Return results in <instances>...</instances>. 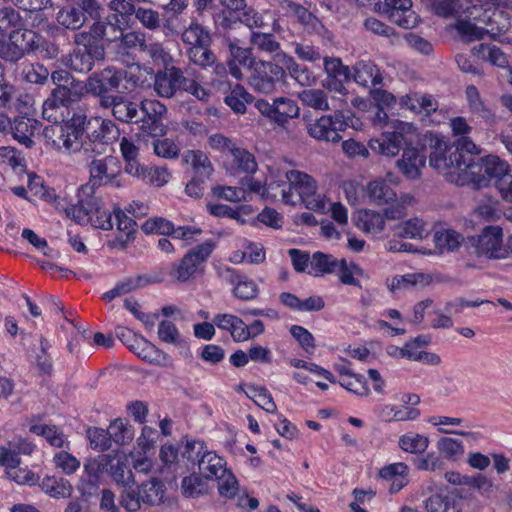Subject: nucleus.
Segmentation results:
<instances>
[{"label": "nucleus", "instance_id": "nucleus-6", "mask_svg": "<svg viewBox=\"0 0 512 512\" xmlns=\"http://www.w3.org/2000/svg\"><path fill=\"white\" fill-rule=\"evenodd\" d=\"M429 165L441 173L445 179L457 186H462L456 181L457 177L466 174L467 161L458 152H453L447 143L437 141L429 156Z\"/></svg>", "mask_w": 512, "mask_h": 512}, {"label": "nucleus", "instance_id": "nucleus-41", "mask_svg": "<svg viewBox=\"0 0 512 512\" xmlns=\"http://www.w3.org/2000/svg\"><path fill=\"white\" fill-rule=\"evenodd\" d=\"M250 43L252 49H255L261 53L282 57L281 45L276 40L275 36L270 33L252 32L250 36Z\"/></svg>", "mask_w": 512, "mask_h": 512}, {"label": "nucleus", "instance_id": "nucleus-43", "mask_svg": "<svg viewBox=\"0 0 512 512\" xmlns=\"http://www.w3.org/2000/svg\"><path fill=\"white\" fill-rule=\"evenodd\" d=\"M357 226L366 233L378 234L384 230V216L373 210H364L358 213Z\"/></svg>", "mask_w": 512, "mask_h": 512}, {"label": "nucleus", "instance_id": "nucleus-8", "mask_svg": "<svg viewBox=\"0 0 512 512\" xmlns=\"http://www.w3.org/2000/svg\"><path fill=\"white\" fill-rule=\"evenodd\" d=\"M248 77L249 87L256 93L271 95L285 82L286 71L271 61L258 60Z\"/></svg>", "mask_w": 512, "mask_h": 512}, {"label": "nucleus", "instance_id": "nucleus-51", "mask_svg": "<svg viewBox=\"0 0 512 512\" xmlns=\"http://www.w3.org/2000/svg\"><path fill=\"white\" fill-rule=\"evenodd\" d=\"M25 26L20 13L12 7H0V34L9 35L18 27Z\"/></svg>", "mask_w": 512, "mask_h": 512}, {"label": "nucleus", "instance_id": "nucleus-37", "mask_svg": "<svg viewBox=\"0 0 512 512\" xmlns=\"http://www.w3.org/2000/svg\"><path fill=\"white\" fill-rule=\"evenodd\" d=\"M149 279L144 275H138L136 277H127L121 281H119L115 287L107 292H105L102 298L110 302L116 297L125 295L130 293L136 289L144 287L149 283Z\"/></svg>", "mask_w": 512, "mask_h": 512}, {"label": "nucleus", "instance_id": "nucleus-28", "mask_svg": "<svg viewBox=\"0 0 512 512\" xmlns=\"http://www.w3.org/2000/svg\"><path fill=\"white\" fill-rule=\"evenodd\" d=\"M281 7L286 13L295 16L308 33H321L323 29L321 21L303 6L284 0L281 2Z\"/></svg>", "mask_w": 512, "mask_h": 512}, {"label": "nucleus", "instance_id": "nucleus-34", "mask_svg": "<svg viewBox=\"0 0 512 512\" xmlns=\"http://www.w3.org/2000/svg\"><path fill=\"white\" fill-rule=\"evenodd\" d=\"M282 63L285 71L301 86L309 87L315 83L316 78L309 68L297 63L292 56L282 53Z\"/></svg>", "mask_w": 512, "mask_h": 512}, {"label": "nucleus", "instance_id": "nucleus-42", "mask_svg": "<svg viewBox=\"0 0 512 512\" xmlns=\"http://www.w3.org/2000/svg\"><path fill=\"white\" fill-rule=\"evenodd\" d=\"M40 486L46 494L54 498H69L73 492L72 485L64 478L45 477Z\"/></svg>", "mask_w": 512, "mask_h": 512}, {"label": "nucleus", "instance_id": "nucleus-4", "mask_svg": "<svg viewBox=\"0 0 512 512\" xmlns=\"http://www.w3.org/2000/svg\"><path fill=\"white\" fill-rule=\"evenodd\" d=\"M166 487L158 478H151L140 485L125 486L119 495V505L127 512H137L142 506L154 507L164 502Z\"/></svg>", "mask_w": 512, "mask_h": 512}, {"label": "nucleus", "instance_id": "nucleus-11", "mask_svg": "<svg viewBox=\"0 0 512 512\" xmlns=\"http://www.w3.org/2000/svg\"><path fill=\"white\" fill-rule=\"evenodd\" d=\"M331 115H323L307 125L308 134L317 140L326 142H339L340 132L347 127L342 110L333 111Z\"/></svg>", "mask_w": 512, "mask_h": 512}, {"label": "nucleus", "instance_id": "nucleus-38", "mask_svg": "<svg viewBox=\"0 0 512 512\" xmlns=\"http://www.w3.org/2000/svg\"><path fill=\"white\" fill-rule=\"evenodd\" d=\"M367 194L370 200L377 205L388 204L397 198L395 191L383 179L370 181L367 185Z\"/></svg>", "mask_w": 512, "mask_h": 512}, {"label": "nucleus", "instance_id": "nucleus-56", "mask_svg": "<svg viewBox=\"0 0 512 512\" xmlns=\"http://www.w3.org/2000/svg\"><path fill=\"white\" fill-rule=\"evenodd\" d=\"M21 75L28 83L43 85L48 80L49 71L39 63H23Z\"/></svg>", "mask_w": 512, "mask_h": 512}, {"label": "nucleus", "instance_id": "nucleus-62", "mask_svg": "<svg viewBox=\"0 0 512 512\" xmlns=\"http://www.w3.org/2000/svg\"><path fill=\"white\" fill-rule=\"evenodd\" d=\"M207 46L208 45H197L190 47L187 51L189 60L203 68L215 64L216 56Z\"/></svg>", "mask_w": 512, "mask_h": 512}, {"label": "nucleus", "instance_id": "nucleus-54", "mask_svg": "<svg viewBox=\"0 0 512 512\" xmlns=\"http://www.w3.org/2000/svg\"><path fill=\"white\" fill-rule=\"evenodd\" d=\"M436 447L443 458L455 461L464 454L463 443L454 438L443 437L437 441Z\"/></svg>", "mask_w": 512, "mask_h": 512}, {"label": "nucleus", "instance_id": "nucleus-18", "mask_svg": "<svg viewBox=\"0 0 512 512\" xmlns=\"http://www.w3.org/2000/svg\"><path fill=\"white\" fill-rule=\"evenodd\" d=\"M385 12L393 23L404 29L414 28L419 21L411 0H385Z\"/></svg>", "mask_w": 512, "mask_h": 512}, {"label": "nucleus", "instance_id": "nucleus-50", "mask_svg": "<svg viewBox=\"0 0 512 512\" xmlns=\"http://www.w3.org/2000/svg\"><path fill=\"white\" fill-rule=\"evenodd\" d=\"M76 4L62 8L58 11L56 20L59 25L66 29L78 30L84 26V18L78 12Z\"/></svg>", "mask_w": 512, "mask_h": 512}, {"label": "nucleus", "instance_id": "nucleus-25", "mask_svg": "<svg viewBox=\"0 0 512 512\" xmlns=\"http://www.w3.org/2000/svg\"><path fill=\"white\" fill-rule=\"evenodd\" d=\"M222 276L226 281L234 286L233 293L236 298L241 300H252L258 294V288L254 281L244 275L238 274L234 269L226 268Z\"/></svg>", "mask_w": 512, "mask_h": 512}, {"label": "nucleus", "instance_id": "nucleus-60", "mask_svg": "<svg viewBox=\"0 0 512 512\" xmlns=\"http://www.w3.org/2000/svg\"><path fill=\"white\" fill-rule=\"evenodd\" d=\"M472 53L474 55L487 58L493 65L498 67L503 68L508 65V60L505 54L496 46L479 44L478 46L472 48Z\"/></svg>", "mask_w": 512, "mask_h": 512}, {"label": "nucleus", "instance_id": "nucleus-61", "mask_svg": "<svg viewBox=\"0 0 512 512\" xmlns=\"http://www.w3.org/2000/svg\"><path fill=\"white\" fill-rule=\"evenodd\" d=\"M202 475L191 474L184 477L181 483V489L187 497H198L207 491L206 481Z\"/></svg>", "mask_w": 512, "mask_h": 512}, {"label": "nucleus", "instance_id": "nucleus-27", "mask_svg": "<svg viewBox=\"0 0 512 512\" xmlns=\"http://www.w3.org/2000/svg\"><path fill=\"white\" fill-rule=\"evenodd\" d=\"M402 144L400 131L383 132L380 138L369 141V148L377 154L394 157L399 153Z\"/></svg>", "mask_w": 512, "mask_h": 512}, {"label": "nucleus", "instance_id": "nucleus-21", "mask_svg": "<svg viewBox=\"0 0 512 512\" xmlns=\"http://www.w3.org/2000/svg\"><path fill=\"white\" fill-rule=\"evenodd\" d=\"M94 122L98 124V128L89 133L84 141H90L93 144H99L101 152L95 153L100 156L106 153L107 145L118 140L120 130L117 125L110 119L94 118Z\"/></svg>", "mask_w": 512, "mask_h": 512}, {"label": "nucleus", "instance_id": "nucleus-35", "mask_svg": "<svg viewBox=\"0 0 512 512\" xmlns=\"http://www.w3.org/2000/svg\"><path fill=\"white\" fill-rule=\"evenodd\" d=\"M274 123L285 128L290 119L299 116L300 109L297 103L286 97L275 98Z\"/></svg>", "mask_w": 512, "mask_h": 512}, {"label": "nucleus", "instance_id": "nucleus-1", "mask_svg": "<svg viewBox=\"0 0 512 512\" xmlns=\"http://www.w3.org/2000/svg\"><path fill=\"white\" fill-rule=\"evenodd\" d=\"M46 144L58 153L75 156L79 161H88L101 152L99 144L84 141L77 137L73 130L63 122L54 123L43 129Z\"/></svg>", "mask_w": 512, "mask_h": 512}, {"label": "nucleus", "instance_id": "nucleus-17", "mask_svg": "<svg viewBox=\"0 0 512 512\" xmlns=\"http://www.w3.org/2000/svg\"><path fill=\"white\" fill-rule=\"evenodd\" d=\"M187 83L182 70L175 66H166L158 71L154 78V90L160 97L171 98Z\"/></svg>", "mask_w": 512, "mask_h": 512}, {"label": "nucleus", "instance_id": "nucleus-5", "mask_svg": "<svg viewBox=\"0 0 512 512\" xmlns=\"http://www.w3.org/2000/svg\"><path fill=\"white\" fill-rule=\"evenodd\" d=\"M465 169L466 174L458 176L456 181L476 189L489 186L492 179L497 181L510 170L509 165L495 155L479 158L477 162L468 161Z\"/></svg>", "mask_w": 512, "mask_h": 512}, {"label": "nucleus", "instance_id": "nucleus-47", "mask_svg": "<svg viewBox=\"0 0 512 512\" xmlns=\"http://www.w3.org/2000/svg\"><path fill=\"white\" fill-rule=\"evenodd\" d=\"M246 396L256 405L264 409L268 413H275L277 406L270 392L263 386L250 385L245 392Z\"/></svg>", "mask_w": 512, "mask_h": 512}, {"label": "nucleus", "instance_id": "nucleus-3", "mask_svg": "<svg viewBox=\"0 0 512 512\" xmlns=\"http://www.w3.org/2000/svg\"><path fill=\"white\" fill-rule=\"evenodd\" d=\"M288 184L281 188L282 200L294 204L292 190H295L306 208L314 211H324L327 208L325 196L318 192L316 181L307 173L290 170L285 173Z\"/></svg>", "mask_w": 512, "mask_h": 512}, {"label": "nucleus", "instance_id": "nucleus-30", "mask_svg": "<svg viewBox=\"0 0 512 512\" xmlns=\"http://www.w3.org/2000/svg\"><path fill=\"white\" fill-rule=\"evenodd\" d=\"M353 78L363 87H376L382 84L379 68L369 60H360L353 66Z\"/></svg>", "mask_w": 512, "mask_h": 512}, {"label": "nucleus", "instance_id": "nucleus-53", "mask_svg": "<svg viewBox=\"0 0 512 512\" xmlns=\"http://www.w3.org/2000/svg\"><path fill=\"white\" fill-rule=\"evenodd\" d=\"M399 446L405 452L423 453L429 446V439L421 434L407 433L399 438Z\"/></svg>", "mask_w": 512, "mask_h": 512}, {"label": "nucleus", "instance_id": "nucleus-23", "mask_svg": "<svg viewBox=\"0 0 512 512\" xmlns=\"http://www.w3.org/2000/svg\"><path fill=\"white\" fill-rule=\"evenodd\" d=\"M103 55V48H75L65 64L75 72L88 73L93 69L95 61L102 59Z\"/></svg>", "mask_w": 512, "mask_h": 512}, {"label": "nucleus", "instance_id": "nucleus-15", "mask_svg": "<svg viewBox=\"0 0 512 512\" xmlns=\"http://www.w3.org/2000/svg\"><path fill=\"white\" fill-rule=\"evenodd\" d=\"M102 109H110L112 116L122 123H138L140 119V104L127 97L116 94L106 97L99 105Z\"/></svg>", "mask_w": 512, "mask_h": 512}, {"label": "nucleus", "instance_id": "nucleus-32", "mask_svg": "<svg viewBox=\"0 0 512 512\" xmlns=\"http://www.w3.org/2000/svg\"><path fill=\"white\" fill-rule=\"evenodd\" d=\"M182 160L185 164L192 168L193 176L204 179H210L214 172L213 165L208 155L201 150H188L183 156Z\"/></svg>", "mask_w": 512, "mask_h": 512}, {"label": "nucleus", "instance_id": "nucleus-29", "mask_svg": "<svg viewBox=\"0 0 512 512\" xmlns=\"http://www.w3.org/2000/svg\"><path fill=\"white\" fill-rule=\"evenodd\" d=\"M213 323L219 329L227 330L235 341L241 342L250 338V329L239 317L232 314H217Z\"/></svg>", "mask_w": 512, "mask_h": 512}, {"label": "nucleus", "instance_id": "nucleus-63", "mask_svg": "<svg viewBox=\"0 0 512 512\" xmlns=\"http://www.w3.org/2000/svg\"><path fill=\"white\" fill-rule=\"evenodd\" d=\"M454 146L455 149L453 152H458L465 161L477 162L479 159L477 155H479L481 151L470 137H459L455 141Z\"/></svg>", "mask_w": 512, "mask_h": 512}, {"label": "nucleus", "instance_id": "nucleus-31", "mask_svg": "<svg viewBox=\"0 0 512 512\" xmlns=\"http://www.w3.org/2000/svg\"><path fill=\"white\" fill-rule=\"evenodd\" d=\"M52 92L57 100L61 101L63 107L80 102L85 94H88L87 82L78 79L71 80L68 85L61 88H53Z\"/></svg>", "mask_w": 512, "mask_h": 512}, {"label": "nucleus", "instance_id": "nucleus-46", "mask_svg": "<svg viewBox=\"0 0 512 512\" xmlns=\"http://www.w3.org/2000/svg\"><path fill=\"white\" fill-rule=\"evenodd\" d=\"M466 98L469 110L473 115L485 121H489L493 118L491 110L484 104L475 86L470 85L466 88Z\"/></svg>", "mask_w": 512, "mask_h": 512}, {"label": "nucleus", "instance_id": "nucleus-59", "mask_svg": "<svg viewBox=\"0 0 512 512\" xmlns=\"http://www.w3.org/2000/svg\"><path fill=\"white\" fill-rule=\"evenodd\" d=\"M182 40L184 43L191 45V47L209 45L210 35L198 23H191L182 33Z\"/></svg>", "mask_w": 512, "mask_h": 512}, {"label": "nucleus", "instance_id": "nucleus-7", "mask_svg": "<svg viewBox=\"0 0 512 512\" xmlns=\"http://www.w3.org/2000/svg\"><path fill=\"white\" fill-rule=\"evenodd\" d=\"M88 164L89 181L82 186V192L93 190L95 188L111 185L121 187V166L119 160L113 156L103 158H93L85 161Z\"/></svg>", "mask_w": 512, "mask_h": 512}, {"label": "nucleus", "instance_id": "nucleus-24", "mask_svg": "<svg viewBox=\"0 0 512 512\" xmlns=\"http://www.w3.org/2000/svg\"><path fill=\"white\" fill-rule=\"evenodd\" d=\"M426 157L413 147L403 150L401 159L396 162L398 169L402 174L410 179H418L421 175V169L425 167Z\"/></svg>", "mask_w": 512, "mask_h": 512}, {"label": "nucleus", "instance_id": "nucleus-55", "mask_svg": "<svg viewBox=\"0 0 512 512\" xmlns=\"http://www.w3.org/2000/svg\"><path fill=\"white\" fill-rule=\"evenodd\" d=\"M425 232L423 222L417 218L401 223L394 228V234L400 238L422 239Z\"/></svg>", "mask_w": 512, "mask_h": 512}, {"label": "nucleus", "instance_id": "nucleus-2", "mask_svg": "<svg viewBox=\"0 0 512 512\" xmlns=\"http://www.w3.org/2000/svg\"><path fill=\"white\" fill-rule=\"evenodd\" d=\"M86 82L88 94L97 97L100 104L106 97L115 95L111 94V91L124 93L131 87H135L137 79L125 69L109 66L90 74Z\"/></svg>", "mask_w": 512, "mask_h": 512}, {"label": "nucleus", "instance_id": "nucleus-9", "mask_svg": "<svg viewBox=\"0 0 512 512\" xmlns=\"http://www.w3.org/2000/svg\"><path fill=\"white\" fill-rule=\"evenodd\" d=\"M466 246L477 256L488 259H506L510 253L503 243V232L499 226H487L479 235L469 237Z\"/></svg>", "mask_w": 512, "mask_h": 512}, {"label": "nucleus", "instance_id": "nucleus-52", "mask_svg": "<svg viewBox=\"0 0 512 512\" xmlns=\"http://www.w3.org/2000/svg\"><path fill=\"white\" fill-rule=\"evenodd\" d=\"M233 165L241 172L252 174L257 170L254 156L246 149L235 146L229 154Z\"/></svg>", "mask_w": 512, "mask_h": 512}, {"label": "nucleus", "instance_id": "nucleus-22", "mask_svg": "<svg viewBox=\"0 0 512 512\" xmlns=\"http://www.w3.org/2000/svg\"><path fill=\"white\" fill-rule=\"evenodd\" d=\"M104 459H106V472L110 474L117 484L122 486V489L125 488V486H132V484H134V476L125 454H108L104 455Z\"/></svg>", "mask_w": 512, "mask_h": 512}, {"label": "nucleus", "instance_id": "nucleus-26", "mask_svg": "<svg viewBox=\"0 0 512 512\" xmlns=\"http://www.w3.org/2000/svg\"><path fill=\"white\" fill-rule=\"evenodd\" d=\"M106 471V459L104 455L88 459L83 465V473L80 478L79 490L82 493H91L96 488L100 475Z\"/></svg>", "mask_w": 512, "mask_h": 512}, {"label": "nucleus", "instance_id": "nucleus-57", "mask_svg": "<svg viewBox=\"0 0 512 512\" xmlns=\"http://www.w3.org/2000/svg\"><path fill=\"white\" fill-rule=\"evenodd\" d=\"M213 196L230 202L251 200V195L244 188L216 185L212 188Z\"/></svg>", "mask_w": 512, "mask_h": 512}, {"label": "nucleus", "instance_id": "nucleus-64", "mask_svg": "<svg viewBox=\"0 0 512 512\" xmlns=\"http://www.w3.org/2000/svg\"><path fill=\"white\" fill-rule=\"evenodd\" d=\"M53 462L55 467L61 469V471L66 475L73 474L80 467V461L65 450L55 453L53 456Z\"/></svg>", "mask_w": 512, "mask_h": 512}, {"label": "nucleus", "instance_id": "nucleus-14", "mask_svg": "<svg viewBox=\"0 0 512 512\" xmlns=\"http://www.w3.org/2000/svg\"><path fill=\"white\" fill-rule=\"evenodd\" d=\"M302 105L317 111L343 110L346 101L342 97L330 96L327 91L320 88H308L298 93Z\"/></svg>", "mask_w": 512, "mask_h": 512}, {"label": "nucleus", "instance_id": "nucleus-39", "mask_svg": "<svg viewBox=\"0 0 512 512\" xmlns=\"http://www.w3.org/2000/svg\"><path fill=\"white\" fill-rule=\"evenodd\" d=\"M8 36L14 44H17L23 55L39 47L40 37L34 31L26 29L25 26L16 28Z\"/></svg>", "mask_w": 512, "mask_h": 512}, {"label": "nucleus", "instance_id": "nucleus-33", "mask_svg": "<svg viewBox=\"0 0 512 512\" xmlns=\"http://www.w3.org/2000/svg\"><path fill=\"white\" fill-rule=\"evenodd\" d=\"M114 225L117 226V230L120 233L115 239V246H119L123 249L134 239L136 222L121 209H115L113 211V226Z\"/></svg>", "mask_w": 512, "mask_h": 512}, {"label": "nucleus", "instance_id": "nucleus-36", "mask_svg": "<svg viewBox=\"0 0 512 512\" xmlns=\"http://www.w3.org/2000/svg\"><path fill=\"white\" fill-rule=\"evenodd\" d=\"M341 265H344V259L338 260L332 255L315 252L311 257L310 266L312 271L309 274L318 276L326 273H336Z\"/></svg>", "mask_w": 512, "mask_h": 512}, {"label": "nucleus", "instance_id": "nucleus-13", "mask_svg": "<svg viewBox=\"0 0 512 512\" xmlns=\"http://www.w3.org/2000/svg\"><path fill=\"white\" fill-rule=\"evenodd\" d=\"M140 129L153 137L162 136L165 127L162 119L167 113V108L158 100L145 99L140 103Z\"/></svg>", "mask_w": 512, "mask_h": 512}, {"label": "nucleus", "instance_id": "nucleus-20", "mask_svg": "<svg viewBox=\"0 0 512 512\" xmlns=\"http://www.w3.org/2000/svg\"><path fill=\"white\" fill-rule=\"evenodd\" d=\"M455 28L466 41L471 42L482 39L486 34L491 37H496L497 35L502 34L508 30L509 22L507 19H504L501 25L496 27H484L475 22L459 18Z\"/></svg>", "mask_w": 512, "mask_h": 512}, {"label": "nucleus", "instance_id": "nucleus-48", "mask_svg": "<svg viewBox=\"0 0 512 512\" xmlns=\"http://www.w3.org/2000/svg\"><path fill=\"white\" fill-rule=\"evenodd\" d=\"M430 276L422 273H412L402 276L394 277L390 284L389 289L394 292L398 290H406L414 286H425L430 283Z\"/></svg>", "mask_w": 512, "mask_h": 512}, {"label": "nucleus", "instance_id": "nucleus-16", "mask_svg": "<svg viewBox=\"0 0 512 512\" xmlns=\"http://www.w3.org/2000/svg\"><path fill=\"white\" fill-rule=\"evenodd\" d=\"M458 7H460L459 12H456L453 16L475 22L484 27H496L501 25L504 19H506L503 11L495 8L483 9L482 6L476 4L463 7V5L460 4V0H458ZM449 17H452V15Z\"/></svg>", "mask_w": 512, "mask_h": 512}, {"label": "nucleus", "instance_id": "nucleus-44", "mask_svg": "<svg viewBox=\"0 0 512 512\" xmlns=\"http://www.w3.org/2000/svg\"><path fill=\"white\" fill-rule=\"evenodd\" d=\"M253 100V95L240 84H236L224 99L225 103L237 114H244L246 103H251Z\"/></svg>", "mask_w": 512, "mask_h": 512}, {"label": "nucleus", "instance_id": "nucleus-49", "mask_svg": "<svg viewBox=\"0 0 512 512\" xmlns=\"http://www.w3.org/2000/svg\"><path fill=\"white\" fill-rule=\"evenodd\" d=\"M107 430L111 442L113 441L118 445H127L134 438L133 427L122 419L114 420Z\"/></svg>", "mask_w": 512, "mask_h": 512}, {"label": "nucleus", "instance_id": "nucleus-45", "mask_svg": "<svg viewBox=\"0 0 512 512\" xmlns=\"http://www.w3.org/2000/svg\"><path fill=\"white\" fill-rule=\"evenodd\" d=\"M30 431L36 435L43 436L53 447L61 448L68 447L69 445L64 433L56 426L42 424L33 425L31 426Z\"/></svg>", "mask_w": 512, "mask_h": 512}, {"label": "nucleus", "instance_id": "nucleus-10", "mask_svg": "<svg viewBox=\"0 0 512 512\" xmlns=\"http://www.w3.org/2000/svg\"><path fill=\"white\" fill-rule=\"evenodd\" d=\"M204 448L201 441H188L182 455L189 461L198 460L199 471L205 479H215L227 470L226 462L214 451H206Z\"/></svg>", "mask_w": 512, "mask_h": 512}, {"label": "nucleus", "instance_id": "nucleus-12", "mask_svg": "<svg viewBox=\"0 0 512 512\" xmlns=\"http://www.w3.org/2000/svg\"><path fill=\"white\" fill-rule=\"evenodd\" d=\"M214 248L215 243L207 240L189 250L182 260L173 266V276L180 282L188 281L210 257Z\"/></svg>", "mask_w": 512, "mask_h": 512}, {"label": "nucleus", "instance_id": "nucleus-58", "mask_svg": "<svg viewBox=\"0 0 512 512\" xmlns=\"http://www.w3.org/2000/svg\"><path fill=\"white\" fill-rule=\"evenodd\" d=\"M14 87L10 84H0V131L8 129L10 117L7 110L14 95Z\"/></svg>", "mask_w": 512, "mask_h": 512}, {"label": "nucleus", "instance_id": "nucleus-19", "mask_svg": "<svg viewBox=\"0 0 512 512\" xmlns=\"http://www.w3.org/2000/svg\"><path fill=\"white\" fill-rule=\"evenodd\" d=\"M10 127L0 133H10L12 137L26 148H32L35 145L34 136L41 129V123L33 118L16 117L13 122L10 121Z\"/></svg>", "mask_w": 512, "mask_h": 512}, {"label": "nucleus", "instance_id": "nucleus-40", "mask_svg": "<svg viewBox=\"0 0 512 512\" xmlns=\"http://www.w3.org/2000/svg\"><path fill=\"white\" fill-rule=\"evenodd\" d=\"M433 241L440 253L457 250L464 242L463 236L452 229H440L434 233Z\"/></svg>", "mask_w": 512, "mask_h": 512}]
</instances>
